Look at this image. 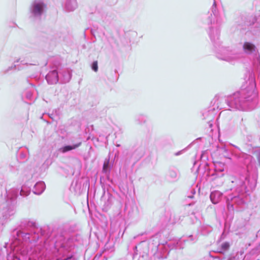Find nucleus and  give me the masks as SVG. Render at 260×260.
<instances>
[{
    "label": "nucleus",
    "instance_id": "6",
    "mask_svg": "<svg viewBox=\"0 0 260 260\" xmlns=\"http://www.w3.org/2000/svg\"><path fill=\"white\" fill-rule=\"evenodd\" d=\"M45 5L43 3L36 4L34 6L33 12L35 15H41Z\"/></svg>",
    "mask_w": 260,
    "mask_h": 260
},
{
    "label": "nucleus",
    "instance_id": "19",
    "mask_svg": "<svg viewBox=\"0 0 260 260\" xmlns=\"http://www.w3.org/2000/svg\"><path fill=\"white\" fill-rule=\"evenodd\" d=\"M239 197V196H233V197H232V198H231V200L232 201V200H233L234 199H236V198L237 197Z\"/></svg>",
    "mask_w": 260,
    "mask_h": 260
},
{
    "label": "nucleus",
    "instance_id": "5",
    "mask_svg": "<svg viewBox=\"0 0 260 260\" xmlns=\"http://www.w3.org/2000/svg\"><path fill=\"white\" fill-rule=\"evenodd\" d=\"M165 215L168 221L172 223H175L180 220V216L176 215L174 211H166Z\"/></svg>",
    "mask_w": 260,
    "mask_h": 260
},
{
    "label": "nucleus",
    "instance_id": "17",
    "mask_svg": "<svg viewBox=\"0 0 260 260\" xmlns=\"http://www.w3.org/2000/svg\"><path fill=\"white\" fill-rule=\"evenodd\" d=\"M236 258L235 256H230L229 257L227 260H235Z\"/></svg>",
    "mask_w": 260,
    "mask_h": 260
},
{
    "label": "nucleus",
    "instance_id": "4",
    "mask_svg": "<svg viewBox=\"0 0 260 260\" xmlns=\"http://www.w3.org/2000/svg\"><path fill=\"white\" fill-rule=\"evenodd\" d=\"M218 179H221V183L222 185L225 184L226 185H230V189H232L233 184L234 183L235 178L232 176H224L223 174H222V175L218 177Z\"/></svg>",
    "mask_w": 260,
    "mask_h": 260
},
{
    "label": "nucleus",
    "instance_id": "1",
    "mask_svg": "<svg viewBox=\"0 0 260 260\" xmlns=\"http://www.w3.org/2000/svg\"><path fill=\"white\" fill-rule=\"evenodd\" d=\"M42 236L45 234L42 229L37 226L35 221L24 219L20 221L18 228L14 229L12 234L16 235L17 238L27 243L37 242L39 239V232Z\"/></svg>",
    "mask_w": 260,
    "mask_h": 260
},
{
    "label": "nucleus",
    "instance_id": "12",
    "mask_svg": "<svg viewBox=\"0 0 260 260\" xmlns=\"http://www.w3.org/2000/svg\"><path fill=\"white\" fill-rule=\"evenodd\" d=\"M230 247V244L228 242H225L222 243L221 245V249L223 251L227 250Z\"/></svg>",
    "mask_w": 260,
    "mask_h": 260
},
{
    "label": "nucleus",
    "instance_id": "22",
    "mask_svg": "<svg viewBox=\"0 0 260 260\" xmlns=\"http://www.w3.org/2000/svg\"><path fill=\"white\" fill-rule=\"evenodd\" d=\"M59 237H60V236ZM56 239H57L56 240H59L60 238H59V239H57V237H56Z\"/></svg>",
    "mask_w": 260,
    "mask_h": 260
},
{
    "label": "nucleus",
    "instance_id": "14",
    "mask_svg": "<svg viewBox=\"0 0 260 260\" xmlns=\"http://www.w3.org/2000/svg\"><path fill=\"white\" fill-rule=\"evenodd\" d=\"M111 204V198H110V196H109V200H107L106 201V205H105V209H106V210L108 209V208L110 206Z\"/></svg>",
    "mask_w": 260,
    "mask_h": 260
},
{
    "label": "nucleus",
    "instance_id": "8",
    "mask_svg": "<svg viewBox=\"0 0 260 260\" xmlns=\"http://www.w3.org/2000/svg\"><path fill=\"white\" fill-rule=\"evenodd\" d=\"M109 196H101L100 198V200L98 202V204L100 206L102 207L103 209H105L106 201L109 200Z\"/></svg>",
    "mask_w": 260,
    "mask_h": 260
},
{
    "label": "nucleus",
    "instance_id": "10",
    "mask_svg": "<svg viewBox=\"0 0 260 260\" xmlns=\"http://www.w3.org/2000/svg\"><path fill=\"white\" fill-rule=\"evenodd\" d=\"M221 197V196H209V198L213 204H216L220 201Z\"/></svg>",
    "mask_w": 260,
    "mask_h": 260
},
{
    "label": "nucleus",
    "instance_id": "11",
    "mask_svg": "<svg viewBox=\"0 0 260 260\" xmlns=\"http://www.w3.org/2000/svg\"><path fill=\"white\" fill-rule=\"evenodd\" d=\"M128 214L130 217H135L137 216L138 214V210L137 208L136 207L135 210L133 209L132 212L130 211H129Z\"/></svg>",
    "mask_w": 260,
    "mask_h": 260
},
{
    "label": "nucleus",
    "instance_id": "20",
    "mask_svg": "<svg viewBox=\"0 0 260 260\" xmlns=\"http://www.w3.org/2000/svg\"><path fill=\"white\" fill-rule=\"evenodd\" d=\"M189 238H190L191 240H193V236L192 235L189 236Z\"/></svg>",
    "mask_w": 260,
    "mask_h": 260
},
{
    "label": "nucleus",
    "instance_id": "13",
    "mask_svg": "<svg viewBox=\"0 0 260 260\" xmlns=\"http://www.w3.org/2000/svg\"><path fill=\"white\" fill-rule=\"evenodd\" d=\"M109 161L106 160L105 161L104 165H103V171L104 172H107L109 168Z\"/></svg>",
    "mask_w": 260,
    "mask_h": 260
},
{
    "label": "nucleus",
    "instance_id": "3",
    "mask_svg": "<svg viewBox=\"0 0 260 260\" xmlns=\"http://www.w3.org/2000/svg\"><path fill=\"white\" fill-rule=\"evenodd\" d=\"M65 238L60 236L59 240H56L54 243V250L56 256H64L70 250V247L65 244Z\"/></svg>",
    "mask_w": 260,
    "mask_h": 260
},
{
    "label": "nucleus",
    "instance_id": "16",
    "mask_svg": "<svg viewBox=\"0 0 260 260\" xmlns=\"http://www.w3.org/2000/svg\"><path fill=\"white\" fill-rule=\"evenodd\" d=\"M57 72L55 71H53L51 72V75L57 77Z\"/></svg>",
    "mask_w": 260,
    "mask_h": 260
},
{
    "label": "nucleus",
    "instance_id": "23",
    "mask_svg": "<svg viewBox=\"0 0 260 260\" xmlns=\"http://www.w3.org/2000/svg\"><path fill=\"white\" fill-rule=\"evenodd\" d=\"M226 200H227V202H228L229 200V198H228Z\"/></svg>",
    "mask_w": 260,
    "mask_h": 260
},
{
    "label": "nucleus",
    "instance_id": "7",
    "mask_svg": "<svg viewBox=\"0 0 260 260\" xmlns=\"http://www.w3.org/2000/svg\"><path fill=\"white\" fill-rule=\"evenodd\" d=\"M81 145V142H80L78 143H76L72 146L68 145L66 146L61 148V151L63 153H65L69 151L72 150L73 149H75L77 148L80 147Z\"/></svg>",
    "mask_w": 260,
    "mask_h": 260
},
{
    "label": "nucleus",
    "instance_id": "9",
    "mask_svg": "<svg viewBox=\"0 0 260 260\" xmlns=\"http://www.w3.org/2000/svg\"><path fill=\"white\" fill-rule=\"evenodd\" d=\"M243 47L245 49H246L249 51H252L253 50H254L255 49L254 45L248 42L245 43Z\"/></svg>",
    "mask_w": 260,
    "mask_h": 260
},
{
    "label": "nucleus",
    "instance_id": "24",
    "mask_svg": "<svg viewBox=\"0 0 260 260\" xmlns=\"http://www.w3.org/2000/svg\"><path fill=\"white\" fill-rule=\"evenodd\" d=\"M229 205H229V203H228V206H229Z\"/></svg>",
    "mask_w": 260,
    "mask_h": 260
},
{
    "label": "nucleus",
    "instance_id": "15",
    "mask_svg": "<svg viewBox=\"0 0 260 260\" xmlns=\"http://www.w3.org/2000/svg\"><path fill=\"white\" fill-rule=\"evenodd\" d=\"M92 69L93 70H94L95 72H97L98 70V61H94L92 66Z\"/></svg>",
    "mask_w": 260,
    "mask_h": 260
},
{
    "label": "nucleus",
    "instance_id": "18",
    "mask_svg": "<svg viewBox=\"0 0 260 260\" xmlns=\"http://www.w3.org/2000/svg\"><path fill=\"white\" fill-rule=\"evenodd\" d=\"M89 197V196H86V200H87V203H88ZM90 198L91 197L94 198L95 196H90Z\"/></svg>",
    "mask_w": 260,
    "mask_h": 260
},
{
    "label": "nucleus",
    "instance_id": "2",
    "mask_svg": "<svg viewBox=\"0 0 260 260\" xmlns=\"http://www.w3.org/2000/svg\"><path fill=\"white\" fill-rule=\"evenodd\" d=\"M17 196H0V202H4L2 204L3 207L2 216L5 220L8 219L15 213V206L16 203Z\"/></svg>",
    "mask_w": 260,
    "mask_h": 260
},
{
    "label": "nucleus",
    "instance_id": "21",
    "mask_svg": "<svg viewBox=\"0 0 260 260\" xmlns=\"http://www.w3.org/2000/svg\"><path fill=\"white\" fill-rule=\"evenodd\" d=\"M194 196H188V197L190 198H193Z\"/></svg>",
    "mask_w": 260,
    "mask_h": 260
}]
</instances>
